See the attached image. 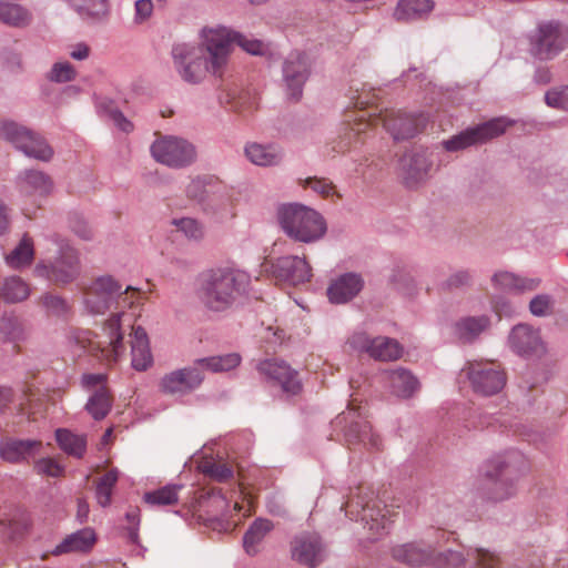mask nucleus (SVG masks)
<instances>
[{"label": "nucleus", "instance_id": "obj_43", "mask_svg": "<svg viewBox=\"0 0 568 568\" xmlns=\"http://www.w3.org/2000/svg\"><path fill=\"white\" fill-rule=\"evenodd\" d=\"M71 8L82 18H100L108 13L106 0H68Z\"/></svg>", "mask_w": 568, "mask_h": 568}, {"label": "nucleus", "instance_id": "obj_24", "mask_svg": "<svg viewBox=\"0 0 568 568\" xmlns=\"http://www.w3.org/2000/svg\"><path fill=\"white\" fill-rule=\"evenodd\" d=\"M293 558L310 567H315L323 559V546L316 534L304 532L295 537L292 544Z\"/></svg>", "mask_w": 568, "mask_h": 568}, {"label": "nucleus", "instance_id": "obj_15", "mask_svg": "<svg viewBox=\"0 0 568 568\" xmlns=\"http://www.w3.org/2000/svg\"><path fill=\"white\" fill-rule=\"evenodd\" d=\"M121 290L122 285L112 276H100L83 290L84 305L92 314H104L115 303Z\"/></svg>", "mask_w": 568, "mask_h": 568}, {"label": "nucleus", "instance_id": "obj_62", "mask_svg": "<svg viewBox=\"0 0 568 568\" xmlns=\"http://www.w3.org/2000/svg\"><path fill=\"white\" fill-rule=\"evenodd\" d=\"M27 529L28 525L24 520H17L10 524L7 535L10 539L14 540L22 536Z\"/></svg>", "mask_w": 568, "mask_h": 568}, {"label": "nucleus", "instance_id": "obj_12", "mask_svg": "<svg viewBox=\"0 0 568 568\" xmlns=\"http://www.w3.org/2000/svg\"><path fill=\"white\" fill-rule=\"evenodd\" d=\"M474 392L484 396L499 393L506 384V374L500 364L490 361L468 363L464 368Z\"/></svg>", "mask_w": 568, "mask_h": 568}, {"label": "nucleus", "instance_id": "obj_35", "mask_svg": "<svg viewBox=\"0 0 568 568\" xmlns=\"http://www.w3.org/2000/svg\"><path fill=\"white\" fill-rule=\"evenodd\" d=\"M432 9V0H399L394 10V18L397 21H412L423 18Z\"/></svg>", "mask_w": 568, "mask_h": 568}, {"label": "nucleus", "instance_id": "obj_4", "mask_svg": "<svg viewBox=\"0 0 568 568\" xmlns=\"http://www.w3.org/2000/svg\"><path fill=\"white\" fill-rule=\"evenodd\" d=\"M125 316L123 312L113 313L100 334L81 331L72 337V341L79 349L87 352L105 365H112L120 359L125 351L121 331V323Z\"/></svg>", "mask_w": 568, "mask_h": 568}, {"label": "nucleus", "instance_id": "obj_32", "mask_svg": "<svg viewBox=\"0 0 568 568\" xmlns=\"http://www.w3.org/2000/svg\"><path fill=\"white\" fill-rule=\"evenodd\" d=\"M387 382L394 395L400 398L410 397L418 388V381L410 372L398 368L387 373Z\"/></svg>", "mask_w": 568, "mask_h": 568}, {"label": "nucleus", "instance_id": "obj_58", "mask_svg": "<svg viewBox=\"0 0 568 568\" xmlns=\"http://www.w3.org/2000/svg\"><path fill=\"white\" fill-rule=\"evenodd\" d=\"M475 555L478 568H499V558L488 550L478 548Z\"/></svg>", "mask_w": 568, "mask_h": 568}, {"label": "nucleus", "instance_id": "obj_3", "mask_svg": "<svg viewBox=\"0 0 568 568\" xmlns=\"http://www.w3.org/2000/svg\"><path fill=\"white\" fill-rule=\"evenodd\" d=\"M250 284L251 277L244 271L217 270L203 277L197 296L206 310L224 312L247 293Z\"/></svg>", "mask_w": 568, "mask_h": 568}, {"label": "nucleus", "instance_id": "obj_27", "mask_svg": "<svg viewBox=\"0 0 568 568\" xmlns=\"http://www.w3.org/2000/svg\"><path fill=\"white\" fill-rule=\"evenodd\" d=\"M490 465L494 467L493 474L489 469L486 470V476L494 478L493 493L490 498L494 500H504L509 498L516 493V485L513 481V469L509 464L500 460L499 458L493 460Z\"/></svg>", "mask_w": 568, "mask_h": 568}, {"label": "nucleus", "instance_id": "obj_25", "mask_svg": "<svg viewBox=\"0 0 568 568\" xmlns=\"http://www.w3.org/2000/svg\"><path fill=\"white\" fill-rule=\"evenodd\" d=\"M97 541V536L93 529L83 528L75 532L65 536L53 549L42 555V560H45L49 555L60 556L72 552L89 551Z\"/></svg>", "mask_w": 568, "mask_h": 568}, {"label": "nucleus", "instance_id": "obj_6", "mask_svg": "<svg viewBox=\"0 0 568 568\" xmlns=\"http://www.w3.org/2000/svg\"><path fill=\"white\" fill-rule=\"evenodd\" d=\"M186 194L190 199L197 201L203 212L216 221L231 214L226 186L216 176L201 175L192 179L186 187Z\"/></svg>", "mask_w": 568, "mask_h": 568}, {"label": "nucleus", "instance_id": "obj_63", "mask_svg": "<svg viewBox=\"0 0 568 568\" xmlns=\"http://www.w3.org/2000/svg\"><path fill=\"white\" fill-rule=\"evenodd\" d=\"M469 280L470 275L466 271H458L448 278L447 286L449 288L459 287L462 285L467 284Z\"/></svg>", "mask_w": 568, "mask_h": 568}, {"label": "nucleus", "instance_id": "obj_60", "mask_svg": "<svg viewBox=\"0 0 568 568\" xmlns=\"http://www.w3.org/2000/svg\"><path fill=\"white\" fill-rule=\"evenodd\" d=\"M464 564V557L458 551H448L445 555H440L438 558V566L440 568H458Z\"/></svg>", "mask_w": 568, "mask_h": 568}, {"label": "nucleus", "instance_id": "obj_9", "mask_svg": "<svg viewBox=\"0 0 568 568\" xmlns=\"http://www.w3.org/2000/svg\"><path fill=\"white\" fill-rule=\"evenodd\" d=\"M0 138L12 143L28 156L49 161L53 155L52 149L39 134L13 121L0 123Z\"/></svg>", "mask_w": 568, "mask_h": 568}, {"label": "nucleus", "instance_id": "obj_46", "mask_svg": "<svg viewBox=\"0 0 568 568\" xmlns=\"http://www.w3.org/2000/svg\"><path fill=\"white\" fill-rule=\"evenodd\" d=\"M300 184L303 187H311L324 199L333 196L341 199V194L336 191L334 183L326 178H306L304 180H300Z\"/></svg>", "mask_w": 568, "mask_h": 568}, {"label": "nucleus", "instance_id": "obj_29", "mask_svg": "<svg viewBox=\"0 0 568 568\" xmlns=\"http://www.w3.org/2000/svg\"><path fill=\"white\" fill-rule=\"evenodd\" d=\"M131 364L136 371H146L153 363L146 332L141 326H132L130 334Z\"/></svg>", "mask_w": 568, "mask_h": 568}, {"label": "nucleus", "instance_id": "obj_23", "mask_svg": "<svg viewBox=\"0 0 568 568\" xmlns=\"http://www.w3.org/2000/svg\"><path fill=\"white\" fill-rule=\"evenodd\" d=\"M18 187L26 201H30L39 209V200L51 193L53 182L50 176L41 171L27 170L19 175Z\"/></svg>", "mask_w": 568, "mask_h": 568}, {"label": "nucleus", "instance_id": "obj_2", "mask_svg": "<svg viewBox=\"0 0 568 568\" xmlns=\"http://www.w3.org/2000/svg\"><path fill=\"white\" fill-rule=\"evenodd\" d=\"M200 40L199 45L175 43L171 51L178 74L192 84L202 82L207 73L222 78L230 59L231 38L227 28L204 27Z\"/></svg>", "mask_w": 568, "mask_h": 568}, {"label": "nucleus", "instance_id": "obj_61", "mask_svg": "<svg viewBox=\"0 0 568 568\" xmlns=\"http://www.w3.org/2000/svg\"><path fill=\"white\" fill-rule=\"evenodd\" d=\"M110 116L121 131L129 133L133 130V124L120 111H112Z\"/></svg>", "mask_w": 568, "mask_h": 568}, {"label": "nucleus", "instance_id": "obj_19", "mask_svg": "<svg viewBox=\"0 0 568 568\" xmlns=\"http://www.w3.org/2000/svg\"><path fill=\"white\" fill-rule=\"evenodd\" d=\"M348 343L354 349L366 352L378 361H395L403 352L397 341L385 336L371 338L366 333H355Z\"/></svg>", "mask_w": 568, "mask_h": 568}, {"label": "nucleus", "instance_id": "obj_18", "mask_svg": "<svg viewBox=\"0 0 568 568\" xmlns=\"http://www.w3.org/2000/svg\"><path fill=\"white\" fill-rule=\"evenodd\" d=\"M510 348L527 358H541L547 353L539 329L527 324L516 325L508 337Z\"/></svg>", "mask_w": 568, "mask_h": 568}, {"label": "nucleus", "instance_id": "obj_50", "mask_svg": "<svg viewBox=\"0 0 568 568\" xmlns=\"http://www.w3.org/2000/svg\"><path fill=\"white\" fill-rule=\"evenodd\" d=\"M529 311L535 316H549L555 311V300L551 295L538 294L530 301Z\"/></svg>", "mask_w": 568, "mask_h": 568}, {"label": "nucleus", "instance_id": "obj_48", "mask_svg": "<svg viewBox=\"0 0 568 568\" xmlns=\"http://www.w3.org/2000/svg\"><path fill=\"white\" fill-rule=\"evenodd\" d=\"M227 32L230 33V53L232 52L233 43L239 44L244 51L257 55L263 54L265 52V44L256 39H248L247 37L240 34L237 32H234L230 29H227Z\"/></svg>", "mask_w": 568, "mask_h": 568}, {"label": "nucleus", "instance_id": "obj_1", "mask_svg": "<svg viewBox=\"0 0 568 568\" xmlns=\"http://www.w3.org/2000/svg\"><path fill=\"white\" fill-rule=\"evenodd\" d=\"M355 93L351 99L354 101L356 110L347 113L344 133L333 146L337 153H345L362 142L363 135L377 122H382L395 140L413 138L425 128L426 118L423 114L414 116L395 110L379 111L377 114L365 110V106L373 105L377 98L374 89L367 90L366 85H363L362 90L356 89Z\"/></svg>", "mask_w": 568, "mask_h": 568}, {"label": "nucleus", "instance_id": "obj_14", "mask_svg": "<svg viewBox=\"0 0 568 568\" xmlns=\"http://www.w3.org/2000/svg\"><path fill=\"white\" fill-rule=\"evenodd\" d=\"M509 124L510 123L503 118L490 120L444 141V148L447 151L454 152L477 143H485L490 139L501 135Z\"/></svg>", "mask_w": 568, "mask_h": 568}, {"label": "nucleus", "instance_id": "obj_5", "mask_svg": "<svg viewBox=\"0 0 568 568\" xmlns=\"http://www.w3.org/2000/svg\"><path fill=\"white\" fill-rule=\"evenodd\" d=\"M278 219L287 236L302 243L321 240L327 230L324 217L314 209L302 204L284 205L278 212Z\"/></svg>", "mask_w": 568, "mask_h": 568}, {"label": "nucleus", "instance_id": "obj_21", "mask_svg": "<svg viewBox=\"0 0 568 568\" xmlns=\"http://www.w3.org/2000/svg\"><path fill=\"white\" fill-rule=\"evenodd\" d=\"M202 381V371L197 363H195L192 367L165 374L160 381V389L166 395L183 396L197 388Z\"/></svg>", "mask_w": 568, "mask_h": 568}, {"label": "nucleus", "instance_id": "obj_53", "mask_svg": "<svg viewBox=\"0 0 568 568\" xmlns=\"http://www.w3.org/2000/svg\"><path fill=\"white\" fill-rule=\"evenodd\" d=\"M142 293L140 290L126 286L124 291H120L116 294L115 304L116 307H133L136 304L141 303Z\"/></svg>", "mask_w": 568, "mask_h": 568}, {"label": "nucleus", "instance_id": "obj_37", "mask_svg": "<svg viewBox=\"0 0 568 568\" xmlns=\"http://www.w3.org/2000/svg\"><path fill=\"white\" fill-rule=\"evenodd\" d=\"M119 470L111 468L93 480L95 499L101 507H108L112 503L113 488L119 480Z\"/></svg>", "mask_w": 568, "mask_h": 568}, {"label": "nucleus", "instance_id": "obj_45", "mask_svg": "<svg viewBox=\"0 0 568 568\" xmlns=\"http://www.w3.org/2000/svg\"><path fill=\"white\" fill-rule=\"evenodd\" d=\"M29 294V285L17 276L7 278L2 286V297L10 303L21 302L26 300Z\"/></svg>", "mask_w": 568, "mask_h": 568}, {"label": "nucleus", "instance_id": "obj_26", "mask_svg": "<svg viewBox=\"0 0 568 568\" xmlns=\"http://www.w3.org/2000/svg\"><path fill=\"white\" fill-rule=\"evenodd\" d=\"M42 448V442L36 439H6L0 442V457L17 464L36 456Z\"/></svg>", "mask_w": 568, "mask_h": 568}, {"label": "nucleus", "instance_id": "obj_44", "mask_svg": "<svg viewBox=\"0 0 568 568\" xmlns=\"http://www.w3.org/2000/svg\"><path fill=\"white\" fill-rule=\"evenodd\" d=\"M182 486L166 485L160 489L146 493L144 500L150 505L169 506L175 505L179 500V491Z\"/></svg>", "mask_w": 568, "mask_h": 568}, {"label": "nucleus", "instance_id": "obj_39", "mask_svg": "<svg viewBox=\"0 0 568 568\" xmlns=\"http://www.w3.org/2000/svg\"><path fill=\"white\" fill-rule=\"evenodd\" d=\"M273 524L268 519L258 518L253 521L243 537V545L247 554L257 552L258 544L273 529Z\"/></svg>", "mask_w": 568, "mask_h": 568}, {"label": "nucleus", "instance_id": "obj_40", "mask_svg": "<svg viewBox=\"0 0 568 568\" xmlns=\"http://www.w3.org/2000/svg\"><path fill=\"white\" fill-rule=\"evenodd\" d=\"M34 256L33 241L24 234L18 246L6 256V262L13 268H19L29 265Z\"/></svg>", "mask_w": 568, "mask_h": 568}, {"label": "nucleus", "instance_id": "obj_51", "mask_svg": "<svg viewBox=\"0 0 568 568\" xmlns=\"http://www.w3.org/2000/svg\"><path fill=\"white\" fill-rule=\"evenodd\" d=\"M34 470L38 475L53 478L61 477L64 474V467L50 457L37 460Z\"/></svg>", "mask_w": 568, "mask_h": 568}, {"label": "nucleus", "instance_id": "obj_49", "mask_svg": "<svg viewBox=\"0 0 568 568\" xmlns=\"http://www.w3.org/2000/svg\"><path fill=\"white\" fill-rule=\"evenodd\" d=\"M172 224L178 232L183 233L190 240L197 241L204 236L202 224L192 217L174 219Z\"/></svg>", "mask_w": 568, "mask_h": 568}, {"label": "nucleus", "instance_id": "obj_8", "mask_svg": "<svg viewBox=\"0 0 568 568\" xmlns=\"http://www.w3.org/2000/svg\"><path fill=\"white\" fill-rule=\"evenodd\" d=\"M568 43L567 29L556 21H545L537 26L530 36V51L539 60H551Z\"/></svg>", "mask_w": 568, "mask_h": 568}, {"label": "nucleus", "instance_id": "obj_57", "mask_svg": "<svg viewBox=\"0 0 568 568\" xmlns=\"http://www.w3.org/2000/svg\"><path fill=\"white\" fill-rule=\"evenodd\" d=\"M0 329L8 339H17L22 333L21 325L16 317H3Z\"/></svg>", "mask_w": 568, "mask_h": 568}, {"label": "nucleus", "instance_id": "obj_41", "mask_svg": "<svg viewBox=\"0 0 568 568\" xmlns=\"http://www.w3.org/2000/svg\"><path fill=\"white\" fill-rule=\"evenodd\" d=\"M393 557L408 565H422L428 561L429 552L417 544H406L395 547Z\"/></svg>", "mask_w": 568, "mask_h": 568}, {"label": "nucleus", "instance_id": "obj_17", "mask_svg": "<svg viewBox=\"0 0 568 568\" xmlns=\"http://www.w3.org/2000/svg\"><path fill=\"white\" fill-rule=\"evenodd\" d=\"M283 82L290 99L297 101L311 73V63L305 53L291 52L283 63Z\"/></svg>", "mask_w": 568, "mask_h": 568}, {"label": "nucleus", "instance_id": "obj_36", "mask_svg": "<svg viewBox=\"0 0 568 568\" xmlns=\"http://www.w3.org/2000/svg\"><path fill=\"white\" fill-rule=\"evenodd\" d=\"M55 440L65 454L75 458H82L87 450V437L65 428L55 430Z\"/></svg>", "mask_w": 568, "mask_h": 568}, {"label": "nucleus", "instance_id": "obj_22", "mask_svg": "<svg viewBox=\"0 0 568 568\" xmlns=\"http://www.w3.org/2000/svg\"><path fill=\"white\" fill-rule=\"evenodd\" d=\"M272 273L278 283L298 285L308 282L312 277V268L304 257L283 256L272 265Z\"/></svg>", "mask_w": 568, "mask_h": 568}, {"label": "nucleus", "instance_id": "obj_56", "mask_svg": "<svg viewBox=\"0 0 568 568\" xmlns=\"http://www.w3.org/2000/svg\"><path fill=\"white\" fill-rule=\"evenodd\" d=\"M227 97L230 98V100H227L226 102L231 104V109L237 113H246L255 109V101L251 100V98L246 93L241 94L237 98L227 93Z\"/></svg>", "mask_w": 568, "mask_h": 568}, {"label": "nucleus", "instance_id": "obj_47", "mask_svg": "<svg viewBox=\"0 0 568 568\" xmlns=\"http://www.w3.org/2000/svg\"><path fill=\"white\" fill-rule=\"evenodd\" d=\"M200 468L204 475L217 481H226L233 477V468L223 462L204 460L201 463Z\"/></svg>", "mask_w": 568, "mask_h": 568}, {"label": "nucleus", "instance_id": "obj_64", "mask_svg": "<svg viewBox=\"0 0 568 568\" xmlns=\"http://www.w3.org/2000/svg\"><path fill=\"white\" fill-rule=\"evenodd\" d=\"M70 55L75 60H84L89 55V47L84 43L77 44L70 51Z\"/></svg>", "mask_w": 568, "mask_h": 568}, {"label": "nucleus", "instance_id": "obj_30", "mask_svg": "<svg viewBox=\"0 0 568 568\" xmlns=\"http://www.w3.org/2000/svg\"><path fill=\"white\" fill-rule=\"evenodd\" d=\"M402 176L408 186L424 181L430 170V162L425 154L404 155L400 159Z\"/></svg>", "mask_w": 568, "mask_h": 568}, {"label": "nucleus", "instance_id": "obj_34", "mask_svg": "<svg viewBox=\"0 0 568 568\" xmlns=\"http://www.w3.org/2000/svg\"><path fill=\"white\" fill-rule=\"evenodd\" d=\"M245 155L250 162L260 166L276 165L282 160V153L275 145L260 143L247 144Z\"/></svg>", "mask_w": 568, "mask_h": 568}, {"label": "nucleus", "instance_id": "obj_20", "mask_svg": "<svg viewBox=\"0 0 568 568\" xmlns=\"http://www.w3.org/2000/svg\"><path fill=\"white\" fill-rule=\"evenodd\" d=\"M257 371L261 375L277 384L287 395H297L302 390L298 372L284 361L276 358L262 361L257 365Z\"/></svg>", "mask_w": 568, "mask_h": 568}, {"label": "nucleus", "instance_id": "obj_11", "mask_svg": "<svg viewBox=\"0 0 568 568\" xmlns=\"http://www.w3.org/2000/svg\"><path fill=\"white\" fill-rule=\"evenodd\" d=\"M34 273L37 276L47 278L57 285L71 283L80 273L78 253L73 247L63 245L54 263L39 262L34 267Z\"/></svg>", "mask_w": 568, "mask_h": 568}, {"label": "nucleus", "instance_id": "obj_28", "mask_svg": "<svg viewBox=\"0 0 568 568\" xmlns=\"http://www.w3.org/2000/svg\"><path fill=\"white\" fill-rule=\"evenodd\" d=\"M362 288V277L354 273H347L332 282L327 288V295L332 303L343 304L355 297Z\"/></svg>", "mask_w": 568, "mask_h": 568}, {"label": "nucleus", "instance_id": "obj_54", "mask_svg": "<svg viewBox=\"0 0 568 568\" xmlns=\"http://www.w3.org/2000/svg\"><path fill=\"white\" fill-rule=\"evenodd\" d=\"M42 304L51 315L61 316L69 312L68 303L60 296L48 294L42 297Z\"/></svg>", "mask_w": 568, "mask_h": 568}, {"label": "nucleus", "instance_id": "obj_42", "mask_svg": "<svg viewBox=\"0 0 568 568\" xmlns=\"http://www.w3.org/2000/svg\"><path fill=\"white\" fill-rule=\"evenodd\" d=\"M200 368L205 367L213 373L227 372L235 368L241 363V357L236 353L223 356H212L196 361Z\"/></svg>", "mask_w": 568, "mask_h": 568}, {"label": "nucleus", "instance_id": "obj_38", "mask_svg": "<svg viewBox=\"0 0 568 568\" xmlns=\"http://www.w3.org/2000/svg\"><path fill=\"white\" fill-rule=\"evenodd\" d=\"M488 326L487 316L465 317L455 324V334L463 342H471Z\"/></svg>", "mask_w": 568, "mask_h": 568}, {"label": "nucleus", "instance_id": "obj_10", "mask_svg": "<svg viewBox=\"0 0 568 568\" xmlns=\"http://www.w3.org/2000/svg\"><path fill=\"white\" fill-rule=\"evenodd\" d=\"M151 154L159 163L170 168H184L195 161V148L175 136H160L151 145Z\"/></svg>", "mask_w": 568, "mask_h": 568}, {"label": "nucleus", "instance_id": "obj_55", "mask_svg": "<svg viewBox=\"0 0 568 568\" xmlns=\"http://www.w3.org/2000/svg\"><path fill=\"white\" fill-rule=\"evenodd\" d=\"M75 77V70L69 62H57L50 72V79L57 82H68Z\"/></svg>", "mask_w": 568, "mask_h": 568}, {"label": "nucleus", "instance_id": "obj_13", "mask_svg": "<svg viewBox=\"0 0 568 568\" xmlns=\"http://www.w3.org/2000/svg\"><path fill=\"white\" fill-rule=\"evenodd\" d=\"M354 402L355 399L351 402L346 412H343L336 417L334 425L339 427L348 424V426L345 427L344 433L345 442L348 445L363 443L373 448L379 449L382 443L381 437L372 433L369 423L363 417L359 408L355 407Z\"/></svg>", "mask_w": 568, "mask_h": 568}, {"label": "nucleus", "instance_id": "obj_59", "mask_svg": "<svg viewBox=\"0 0 568 568\" xmlns=\"http://www.w3.org/2000/svg\"><path fill=\"white\" fill-rule=\"evenodd\" d=\"M135 17L134 20L139 23L146 21L153 12L152 0H136L135 4Z\"/></svg>", "mask_w": 568, "mask_h": 568}, {"label": "nucleus", "instance_id": "obj_16", "mask_svg": "<svg viewBox=\"0 0 568 568\" xmlns=\"http://www.w3.org/2000/svg\"><path fill=\"white\" fill-rule=\"evenodd\" d=\"M82 386L91 393L87 404L85 410L95 420L103 419L112 407V396L106 386L105 374H84L82 376Z\"/></svg>", "mask_w": 568, "mask_h": 568}, {"label": "nucleus", "instance_id": "obj_52", "mask_svg": "<svg viewBox=\"0 0 568 568\" xmlns=\"http://www.w3.org/2000/svg\"><path fill=\"white\" fill-rule=\"evenodd\" d=\"M545 101L550 108L568 111V85L549 90L545 95Z\"/></svg>", "mask_w": 568, "mask_h": 568}, {"label": "nucleus", "instance_id": "obj_7", "mask_svg": "<svg viewBox=\"0 0 568 568\" xmlns=\"http://www.w3.org/2000/svg\"><path fill=\"white\" fill-rule=\"evenodd\" d=\"M345 514L352 520H361L371 534V538H377L388 527L394 511L378 498L368 497V494L358 493L352 496L344 506Z\"/></svg>", "mask_w": 568, "mask_h": 568}, {"label": "nucleus", "instance_id": "obj_31", "mask_svg": "<svg viewBox=\"0 0 568 568\" xmlns=\"http://www.w3.org/2000/svg\"><path fill=\"white\" fill-rule=\"evenodd\" d=\"M494 286L508 293H525L538 288L540 280L523 277L509 272H498L493 276Z\"/></svg>", "mask_w": 568, "mask_h": 568}, {"label": "nucleus", "instance_id": "obj_33", "mask_svg": "<svg viewBox=\"0 0 568 568\" xmlns=\"http://www.w3.org/2000/svg\"><path fill=\"white\" fill-rule=\"evenodd\" d=\"M33 20L32 12L19 3L0 2V21L14 28H27Z\"/></svg>", "mask_w": 568, "mask_h": 568}]
</instances>
